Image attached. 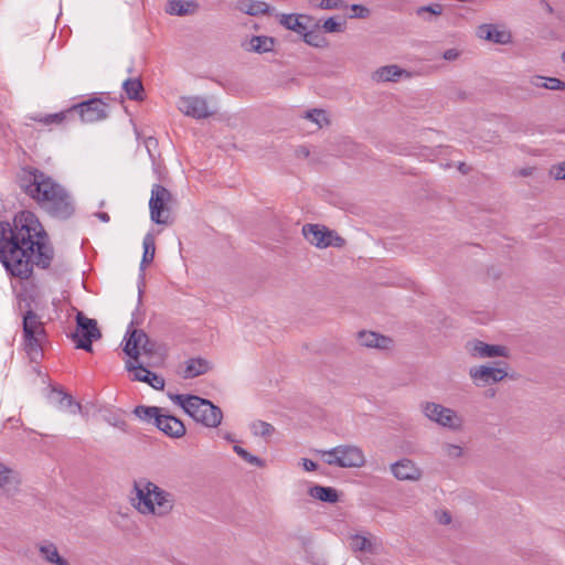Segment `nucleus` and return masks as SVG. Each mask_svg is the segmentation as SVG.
<instances>
[{"label": "nucleus", "mask_w": 565, "mask_h": 565, "mask_svg": "<svg viewBox=\"0 0 565 565\" xmlns=\"http://www.w3.org/2000/svg\"><path fill=\"white\" fill-rule=\"evenodd\" d=\"M53 257L49 235L34 213L22 211L12 223L0 222V262L11 276L29 279L34 266L46 269Z\"/></svg>", "instance_id": "1"}, {"label": "nucleus", "mask_w": 565, "mask_h": 565, "mask_svg": "<svg viewBox=\"0 0 565 565\" xmlns=\"http://www.w3.org/2000/svg\"><path fill=\"white\" fill-rule=\"evenodd\" d=\"M134 490L132 503L141 514L166 516L174 507V495L147 479L136 480Z\"/></svg>", "instance_id": "2"}, {"label": "nucleus", "mask_w": 565, "mask_h": 565, "mask_svg": "<svg viewBox=\"0 0 565 565\" xmlns=\"http://www.w3.org/2000/svg\"><path fill=\"white\" fill-rule=\"evenodd\" d=\"M38 205L51 217L57 220H68L75 213L74 198L57 181L50 188Z\"/></svg>", "instance_id": "3"}, {"label": "nucleus", "mask_w": 565, "mask_h": 565, "mask_svg": "<svg viewBox=\"0 0 565 565\" xmlns=\"http://www.w3.org/2000/svg\"><path fill=\"white\" fill-rule=\"evenodd\" d=\"M55 182L56 180L51 175L31 166L21 168L18 173V183L20 189L36 204Z\"/></svg>", "instance_id": "4"}, {"label": "nucleus", "mask_w": 565, "mask_h": 565, "mask_svg": "<svg viewBox=\"0 0 565 565\" xmlns=\"http://www.w3.org/2000/svg\"><path fill=\"white\" fill-rule=\"evenodd\" d=\"M24 349L32 361L42 356V344L46 338L44 323L39 315L28 309L22 317Z\"/></svg>", "instance_id": "5"}, {"label": "nucleus", "mask_w": 565, "mask_h": 565, "mask_svg": "<svg viewBox=\"0 0 565 565\" xmlns=\"http://www.w3.org/2000/svg\"><path fill=\"white\" fill-rule=\"evenodd\" d=\"M320 452L327 465L339 468H361L366 461L363 450L355 445H340Z\"/></svg>", "instance_id": "6"}, {"label": "nucleus", "mask_w": 565, "mask_h": 565, "mask_svg": "<svg viewBox=\"0 0 565 565\" xmlns=\"http://www.w3.org/2000/svg\"><path fill=\"white\" fill-rule=\"evenodd\" d=\"M186 414L196 423L210 428H216L221 425L223 419V412L218 406L196 395L190 404V407H188Z\"/></svg>", "instance_id": "7"}, {"label": "nucleus", "mask_w": 565, "mask_h": 565, "mask_svg": "<svg viewBox=\"0 0 565 565\" xmlns=\"http://www.w3.org/2000/svg\"><path fill=\"white\" fill-rule=\"evenodd\" d=\"M76 349L93 352V341L102 338L95 319L87 318L83 312L76 313V331L71 335Z\"/></svg>", "instance_id": "8"}, {"label": "nucleus", "mask_w": 565, "mask_h": 565, "mask_svg": "<svg viewBox=\"0 0 565 565\" xmlns=\"http://www.w3.org/2000/svg\"><path fill=\"white\" fill-rule=\"evenodd\" d=\"M424 415L431 422L448 428L452 431H458L462 428L463 419L454 409L445 407L434 402H426L422 405Z\"/></svg>", "instance_id": "9"}, {"label": "nucleus", "mask_w": 565, "mask_h": 565, "mask_svg": "<svg viewBox=\"0 0 565 565\" xmlns=\"http://www.w3.org/2000/svg\"><path fill=\"white\" fill-rule=\"evenodd\" d=\"M305 238L318 248H327L329 246L341 247L344 239L330 231L328 227L319 224H306L302 227Z\"/></svg>", "instance_id": "10"}, {"label": "nucleus", "mask_w": 565, "mask_h": 565, "mask_svg": "<svg viewBox=\"0 0 565 565\" xmlns=\"http://www.w3.org/2000/svg\"><path fill=\"white\" fill-rule=\"evenodd\" d=\"M74 116L78 115L82 122L90 124L107 118L109 105L103 99L94 97L71 106Z\"/></svg>", "instance_id": "11"}, {"label": "nucleus", "mask_w": 565, "mask_h": 565, "mask_svg": "<svg viewBox=\"0 0 565 565\" xmlns=\"http://www.w3.org/2000/svg\"><path fill=\"white\" fill-rule=\"evenodd\" d=\"M172 200V194L161 184H153L149 200L150 218L156 224H167L169 210L167 204Z\"/></svg>", "instance_id": "12"}, {"label": "nucleus", "mask_w": 565, "mask_h": 565, "mask_svg": "<svg viewBox=\"0 0 565 565\" xmlns=\"http://www.w3.org/2000/svg\"><path fill=\"white\" fill-rule=\"evenodd\" d=\"M125 341L124 352L134 360L138 359L140 350L146 354H152L156 350V343L140 329L129 328Z\"/></svg>", "instance_id": "13"}, {"label": "nucleus", "mask_w": 565, "mask_h": 565, "mask_svg": "<svg viewBox=\"0 0 565 565\" xmlns=\"http://www.w3.org/2000/svg\"><path fill=\"white\" fill-rule=\"evenodd\" d=\"M177 107L185 116L195 119H204L213 114V111L209 109L206 99L200 96L180 97Z\"/></svg>", "instance_id": "14"}, {"label": "nucleus", "mask_w": 565, "mask_h": 565, "mask_svg": "<svg viewBox=\"0 0 565 565\" xmlns=\"http://www.w3.org/2000/svg\"><path fill=\"white\" fill-rule=\"evenodd\" d=\"M469 375L477 386H486L502 381L508 372L502 367L480 365L471 367Z\"/></svg>", "instance_id": "15"}, {"label": "nucleus", "mask_w": 565, "mask_h": 565, "mask_svg": "<svg viewBox=\"0 0 565 565\" xmlns=\"http://www.w3.org/2000/svg\"><path fill=\"white\" fill-rule=\"evenodd\" d=\"M156 427L171 438H180L185 434L183 422L164 412H162L161 416L157 417Z\"/></svg>", "instance_id": "16"}, {"label": "nucleus", "mask_w": 565, "mask_h": 565, "mask_svg": "<svg viewBox=\"0 0 565 565\" xmlns=\"http://www.w3.org/2000/svg\"><path fill=\"white\" fill-rule=\"evenodd\" d=\"M391 471L398 480L417 481L422 470L411 459L404 458L391 465Z\"/></svg>", "instance_id": "17"}, {"label": "nucleus", "mask_w": 565, "mask_h": 565, "mask_svg": "<svg viewBox=\"0 0 565 565\" xmlns=\"http://www.w3.org/2000/svg\"><path fill=\"white\" fill-rule=\"evenodd\" d=\"M469 352L473 356L479 358H493V356H508V349L499 344H488L480 340L469 342L467 345Z\"/></svg>", "instance_id": "18"}, {"label": "nucleus", "mask_w": 565, "mask_h": 565, "mask_svg": "<svg viewBox=\"0 0 565 565\" xmlns=\"http://www.w3.org/2000/svg\"><path fill=\"white\" fill-rule=\"evenodd\" d=\"M126 367L129 372H134V380L146 382L154 390H162L164 387V379L142 365H135L128 361Z\"/></svg>", "instance_id": "19"}, {"label": "nucleus", "mask_w": 565, "mask_h": 565, "mask_svg": "<svg viewBox=\"0 0 565 565\" xmlns=\"http://www.w3.org/2000/svg\"><path fill=\"white\" fill-rule=\"evenodd\" d=\"M358 340L361 345L366 348L379 350H391L393 348V340L391 338L373 331H360Z\"/></svg>", "instance_id": "20"}, {"label": "nucleus", "mask_w": 565, "mask_h": 565, "mask_svg": "<svg viewBox=\"0 0 565 565\" xmlns=\"http://www.w3.org/2000/svg\"><path fill=\"white\" fill-rule=\"evenodd\" d=\"M20 483L19 473L0 462V489L8 494H13L18 491Z\"/></svg>", "instance_id": "21"}, {"label": "nucleus", "mask_w": 565, "mask_h": 565, "mask_svg": "<svg viewBox=\"0 0 565 565\" xmlns=\"http://www.w3.org/2000/svg\"><path fill=\"white\" fill-rule=\"evenodd\" d=\"M477 34L480 39L491 41L498 44H507L510 42V33L499 30L493 24H482L478 28Z\"/></svg>", "instance_id": "22"}, {"label": "nucleus", "mask_w": 565, "mask_h": 565, "mask_svg": "<svg viewBox=\"0 0 565 565\" xmlns=\"http://www.w3.org/2000/svg\"><path fill=\"white\" fill-rule=\"evenodd\" d=\"M73 117L74 113L73 110H71V107H68L67 109L55 114L32 115L29 117V119L41 122L45 126H62L65 122L70 121Z\"/></svg>", "instance_id": "23"}, {"label": "nucleus", "mask_w": 565, "mask_h": 565, "mask_svg": "<svg viewBox=\"0 0 565 565\" xmlns=\"http://www.w3.org/2000/svg\"><path fill=\"white\" fill-rule=\"evenodd\" d=\"M211 370L210 362L203 358H192L185 362V369L183 371V379H194L203 375Z\"/></svg>", "instance_id": "24"}, {"label": "nucleus", "mask_w": 565, "mask_h": 565, "mask_svg": "<svg viewBox=\"0 0 565 565\" xmlns=\"http://www.w3.org/2000/svg\"><path fill=\"white\" fill-rule=\"evenodd\" d=\"M305 21H311V17L306 14H281L279 22L287 30H291L299 35H302L307 29Z\"/></svg>", "instance_id": "25"}, {"label": "nucleus", "mask_w": 565, "mask_h": 565, "mask_svg": "<svg viewBox=\"0 0 565 565\" xmlns=\"http://www.w3.org/2000/svg\"><path fill=\"white\" fill-rule=\"evenodd\" d=\"M199 8L195 1L170 0L166 4V12L170 15L183 17L193 13Z\"/></svg>", "instance_id": "26"}, {"label": "nucleus", "mask_w": 565, "mask_h": 565, "mask_svg": "<svg viewBox=\"0 0 565 565\" xmlns=\"http://www.w3.org/2000/svg\"><path fill=\"white\" fill-rule=\"evenodd\" d=\"M236 9L248 15H258L269 12L270 7L258 0H239L236 3Z\"/></svg>", "instance_id": "27"}, {"label": "nucleus", "mask_w": 565, "mask_h": 565, "mask_svg": "<svg viewBox=\"0 0 565 565\" xmlns=\"http://www.w3.org/2000/svg\"><path fill=\"white\" fill-rule=\"evenodd\" d=\"M309 495L327 503H335L339 500L338 491L331 487L313 486L309 488Z\"/></svg>", "instance_id": "28"}, {"label": "nucleus", "mask_w": 565, "mask_h": 565, "mask_svg": "<svg viewBox=\"0 0 565 565\" xmlns=\"http://www.w3.org/2000/svg\"><path fill=\"white\" fill-rule=\"evenodd\" d=\"M404 73L406 72L397 65H386L374 72L373 79L376 82H396Z\"/></svg>", "instance_id": "29"}, {"label": "nucleus", "mask_w": 565, "mask_h": 565, "mask_svg": "<svg viewBox=\"0 0 565 565\" xmlns=\"http://www.w3.org/2000/svg\"><path fill=\"white\" fill-rule=\"evenodd\" d=\"M530 84L533 87L546 88L551 90H563L565 89V82L561 81L556 77H546V76H532L530 78Z\"/></svg>", "instance_id": "30"}, {"label": "nucleus", "mask_w": 565, "mask_h": 565, "mask_svg": "<svg viewBox=\"0 0 565 565\" xmlns=\"http://www.w3.org/2000/svg\"><path fill=\"white\" fill-rule=\"evenodd\" d=\"M274 45L275 40L273 38L266 35H256L250 39L248 51L259 54L267 53L274 50Z\"/></svg>", "instance_id": "31"}, {"label": "nucleus", "mask_w": 565, "mask_h": 565, "mask_svg": "<svg viewBox=\"0 0 565 565\" xmlns=\"http://www.w3.org/2000/svg\"><path fill=\"white\" fill-rule=\"evenodd\" d=\"M44 559L55 565H70L67 559L60 556L57 547L53 543L41 545L39 548Z\"/></svg>", "instance_id": "32"}, {"label": "nucleus", "mask_w": 565, "mask_h": 565, "mask_svg": "<svg viewBox=\"0 0 565 565\" xmlns=\"http://www.w3.org/2000/svg\"><path fill=\"white\" fill-rule=\"evenodd\" d=\"M122 89L127 97L131 100H141L143 93V85L139 78H127L122 83Z\"/></svg>", "instance_id": "33"}, {"label": "nucleus", "mask_w": 565, "mask_h": 565, "mask_svg": "<svg viewBox=\"0 0 565 565\" xmlns=\"http://www.w3.org/2000/svg\"><path fill=\"white\" fill-rule=\"evenodd\" d=\"M143 246V255L140 263V270L143 271L146 266H148L150 263H152L154 258V252H156V245H154V238L151 234H147L143 237L142 242Z\"/></svg>", "instance_id": "34"}, {"label": "nucleus", "mask_w": 565, "mask_h": 565, "mask_svg": "<svg viewBox=\"0 0 565 565\" xmlns=\"http://www.w3.org/2000/svg\"><path fill=\"white\" fill-rule=\"evenodd\" d=\"M163 411V408L157 406L139 405L134 409V414L142 420H152L157 425V417L161 416Z\"/></svg>", "instance_id": "35"}, {"label": "nucleus", "mask_w": 565, "mask_h": 565, "mask_svg": "<svg viewBox=\"0 0 565 565\" xmlns=\"http://www.w3.org/2000/svg\"><path fill=\"white\" fill-rule=\"evenodd\" d=\"M301 36L310 46L324 47L328 45L327 39L319 31L308 30L307 28Z\"/></svg>", "instance_id": "36"}, {"label": "nucleus", "mask_w": 565, "mask_h": 565, "mask_svg": "<svg viewBox=\"0 0 565 565\" xmlns=\"http://www.w3.org/2000/svg\"><path fill=\"white\" fill-rule=\"evenodd\" d=\"M303 118L315 122L318 128H322L329 124L327 113L323 109H312L305 113Z\"/></svg>", "instance_id": "37"}, {"label": "nucleus", "mask_w": 565, "mask_h": 565, "mask_svg": "<svg viewBox=\"0 0 565 565\" xmlns=\"http://www.w3.org/2000/svg\"><path fill=\"white\" fill-rule=\"evenodd\" d=\"M350 545L351 548L355 552H372L371 541L363 535H353L351 537Z\"/></svg>", "instance_id": "38"}, {"label": "nucleus", "mask_w": 565, "mask_h": 565, "mask_svg": "<svg viewBox=\"0 0 565 565\" xmlns=\"http://www.w3.org/2000/svg\"><path fill=\"white\" fill-rule=\"evenodd\" d=\"M250 429L255 436L260 437H269L275 431V428L271 424L263 420L253 422Z\"/></svg>", "instance_id": "39"}, {"label": "nucleus", "mask_w": 565, "mask_h": 565, "mask_svg": "<svg viewBox=\"0 0 565 565\" xmlns=\"http://www.w3.org/2000/svg\"><path fill=\"white\" fill-rule=\"evenodd\" d=\"M233 450L243 459L245 460L246 462L253 465V466H256V467H259V468H263L265 466V461L263 459H260L259 457L255 456V455H252L249 454L246 449H244L243 447L238 446V445H235L233 447Z\"/></svg>", "instance_id": "40"}, {"label": "nucleus", "mask_w": 565, "mask_h": 565, "mask_svg": "<svg viewBox=\"0 0 565 565\" xmlns=\"http://www.w3.org/2000/svg\"><path fill=\"white\" fill-rule=\"evenodd\" d=\"M311 3L321 10H340L345 8L343 0H312Z\"/></svg>", "instance_id": "41"}, {"label": "nucleus", "mask_w": 565, "mask_h": 565, "mask_svg": "<svg viewBox=\"0 0 565 565\" xmlns=\"http://www.w3.org/2000/svg\"><path fill=\"white\" fill-rule=\"evenodd\" d=\"M53 392L60 396L58 403L62 408L74 407V409H72V413H76L77 411L81 409V405L74 402L73 397L70 394L63 392L62 390H53Z\"/></svg>", "instance_id": "42"}, {"label": "nucleus", "mask_w": 565, "mask_h": 565, "mask_svg": "<svg viewBox=\"0 0 565 565\" xmlns=\"http://www.w3.org/2000/svg\"><path fill=\"white\" fill-rule=\"evenodd\" d=\"M195 395L191 394H173L169 393L168 397L178 406H180L184 413L186 414L188 407H190V404L192 403Z\"/></svg>", "instance_id": "43"}, {"label": "nucleus", "mask_w": 565, "mask_h": 565, "mask_svg": "<svg viewBox=\"0 0 565 565\" xmlns=\"http://www.w3.org/2000/svg\"><path fill=\"white\" fill-rule=\"evenodd\" d=\"M424 13L440 15L443 13V6L440 3H431L429 6H423L416 9V14L418 17H423Z\"/></svg>", "instance_id": "44"}, {"label": "nucleus", "mask_w": 565, "mask_h": 565, "mask_svg": "<svg viewBox=\"0 0 565 565\" xmlns=\"http://www.w3.org/2000/svg\"><path fill=\"white\" fill-rule=\"evenodd\" d=\"M443 452L448 458L455 459V458L461 457L463 454V450H462V447H460L458 445L445 444L443 446Z\"/></svg>", "instance_id": "45"}, {"label": "nucleus", "mask_w": 565, "mask_h": 565, "mask_svg": "<svg viewBox=\"0 0 565 565\" xmlns=\"http://www.w3.org/2000/svg\"><path fill=\"white\" fill-rule=\"evenodd\" d=\"M322 28H323L324 32H328V33H338V32H342L344 30L343 24L338 22L334 18L327 19L323 22Z\"/></svg>", "instance_id": "46"}, {"label": "nucleus", "mask_w": 565, "mask_h": 565, "mask_svg": "<svg viewBox=\"0 0 565 565\" xmlns=\"http://www.w3.org/2000/svg\"><path fill=\"white\" fill-rule=\"evenodd\" d=\"M351 11L353 12L350 18L365 19L370 15L371 11L363 4H352Z\"/></svg>", "instance_id": "47"}, {"label": "nucleus", "mask_w": 565, "mask_h": 565, "mask_svg": "<svg viewBox=\"0 0 565 565\" xmlns=\"http://www.w3.org/2000/svg\"><path fill=\"white\" fill-rule=\"evenodd\" d=\"M551 174L556 179H565V162L555 164L551 168Z\"/></svg>", "instance_id": "48"}, {"label": "nucleus", "mask_w": 565, "mask_h": 565, "mask_svg": "<svg viewBox=\"0 0 565 565\" xmlns=\"http://www.w3.org/2000/svg\"><path fill=\"white\" fill-rule=\"evenodd\" d=\"M460 52L457 49H448L444 52L443 56L447 61H455L459 57Z\"/></svg>", "instance_id": "49"}, {"label": "nucleus", "mask_w": 565, "mask_h": 565, "mask_svg": "<svg viewBox=\"0 0 565 565\" xmlns=\"http://www.w3.org/2000/svg\"><path fill=\"white\" fill-rule=\"evenodd\" d=\"M301 463L306 471H315L318 467L315 461L307 459V458H303Z\"/></svg>", "instance_id": "50"}, {"label": "nucleus", "mask_w": 565, "mask_h": 565, "mask_svg": "<svg viewBox=\"0 0 565 565\" xmlns=\"http://www.w3.org/2000/svg\"><path fill=\"white\" fill-rule=\"evenodd\" d=\"M438 521L439 523L441 524H449L451 522V515L449 512L447 511H441L439 514H438Z\"/></svg>", "instance_id": "51"}, {"label": "nucleus", "mask_w": 565, "mask_h": 565, "mask_svg": "<svg viewBox=\"0 0 565 565\" xmlns=\"http://www.w3.org/2000/svg\"><path fill=\"white\" fill-rule=\"evenodd\" d=\"M97 217H98L102 222H105V223L109 222V220H110L109 215H108L107 213H105V212H99V213H97Z\"/></svg>", "instance_id": "52"}, {"label": "nucleus", "mask_w": 565, "mask_h": 565, "mask_svg": "<svg viewBox=\"0 0 565 565\" xmlns=\"http://www.w3.org/2000/svg\"><path fill=\"white\" fill-rule=\"evenodd\" d=\"M545 9L548 13H552L553 12V8L551 7V4H548L547 2L545 3Z\"/></svg>", "instance_id": "53"}, {"label": "nucleus", "mask_w": 565, "mask_h": 565, "mask_svg": "<svg viewBox=\"0 0 565 565\" xmlns=\"http://www.w3.org/2000/svg\"><path fill=\"white\" fill-rule=\"evenodd\" d=\"M521 173H522V175H525V177L530 175L531 174V169H524V170H522Z\"/></svg>", "instance_id": "54"}, {"label": "nucleus", "mask_w": 565, "mask_h": 565, "mask_svg": "<svg viewBox=\"0 0 565 565\" xmlns=\"http://www.w3.org/2000/svg\"><path fill=\"white\" fill-rule=\"evenodd\" d=\"M141 296H142V290H141V288L139 287L138 303H140V302H141Z\"/></svg>", "instance_id": "55"}, {"label": "nucleus", "mask_w": 565, "mask_h": 565, "mask_svg": "<svg viewBox=\"0 0 565 565\" xmlns=\"http://www.w3.org/2000/svg\"><path fill=\"white\" fill-rule=\"evenodd\" d=\"M459 170L466 173V170H465V163H460V166H459Z\"/></svg>", "instance_id": "56"}, {"label": "nucleus", "mask_w": 565, "mask_h": 565, "mask_svg": "<svg viewBox=\"0 0 565 565\" xmlns=\"http://www.w3.org/2000/svg\"><path fill=\"white\" fill-rule=\"evenodd\" d=\"M135 323L138 324V321H136L135 319L131 320V323H130V327H132Z\"/></svg>", "instance_id": "57"}, {"label": "nucleus", "mask_w": 565, "mask_h": 565, "mask_svg": "<svg viewBox=\"0 0 565 565\" xmlns=\"http://www.w3.org/2000/svg\"><path fill=\"white\" fill-rule=\"evenodd\" d=\"M562 60L565 62V51L562 54Z\"/></svg>", "instance_id": "58"}]
</instances>
